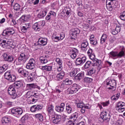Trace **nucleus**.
<instances>
[{
    "label": "nucleus",
    "mask_w": 125,
    "mask_h": 125,
    "mask_svg": "<svg viewBox=\"0 0 125 125\" xmlns=\"http://www.w3.org/2000/svg\"><path fill=\"white\" fill-rule=\"evenodd\" d=\"M78 49L76 48L72 49L70 52L71 58L75 59V58L77 57V54H78Z\"/></svg>",
    "instance_id": "obj_21"
},
{
    "label": "nucleus",
    "mask_w": 125,
    "mask_h": 125,
    "mask_svg": "<svg viewBox=\"0 0 125 125\" xmlns=\"http://www.w3.org/2000/svg\"><path fill=\"white\" fill-rule=\"evenodd\" d=\"M65 76V72L61 71L60 73L57 74L56 78L57 81H60V80H62Z\"/></svg>",
    "instance_id": "obj_26"
},
{
    "label": "nucleus",
    "mask_w": 125,
    "mask_h": 125,
    "mask_svg": "<svg viewBox=\"0 0 125 125\" xmlns=\"http://www.w3.org/2000/svg\"><path fill=\"white\" fill-rule=\"evenodd\" d=\"M72 32L71 33V36L70 37V39L71 40H76L78 36L80 35V33H81V30L79 29V28H76L73 30Z\"/></svg>",
    "instance_id": "obj_14"
},
{
    "label": "nucleus",
    "mask_w": 125,
    "mask_h": 125,
    "mask_svg": "<svg viewBox=\"0 0 125 125\" xmlns=\"http://www.w3.org/2000/svg\"><path fill=\"white\" fill-rule=\"evenodd\" d=\"M101 118H102L103 121H106V122H109L110 119H111V116L109 113H107L106 111H103L101 114Z\"/></svg>",
    "instance_id": "obj_15"
},
{
    "label": "nucleus",
    "mask_w": 125,
    "mask_h": 125,
    "mask_svg": "<svg viewBox=\"0 0 125 125\" xmlns=\"http://www.w3.org/2000/svg\"><path fill=\"white\" fill-rule=\"evenodd\" d=\"M120 18L123 21H125V11H124L121 13Z\"/></svg>",
    "instance_id": "obj_52"
},
{
    "label": "nucleus",
    "mask_w": 125,
    "mask_h": 125,
    "mask_svg": "<svg viewBox=\"0 0 125 125\" xmlns=\"http://www.w3.org/2000/svg\"><path fill=\"white\" fill-rule=\"evenodd\" d=\"M36 65V61L34 59H30L27 63L26 68L28 70H33L35 69V66Z\"/></svg>",
    "instance_id": "obj_9"
},
{
    "label": "nucleus",
    "mask_w": 125,
    "mask_h": 125,
    "mask_svg": "<svg viewBox=\"0 0 125 125\" xmlns=\"http://www.w3.org/2000/svg\"><path fill=\"white\" fill-rule=\"evenodd\" d=\"M31 27V25L30 23H25L23 24V26H22V28H21V32L23 33H26L27 32V30L29 28Z\"/></svg>",
    "instance_id": "obj_29"
},
{
    "label": "nucleus",
    "mask_w": 125,
    "mask_h": 125,
    "mask_svg": "<svg viewBox=\"0 0 125 125\" xmlns=\"http://www.w3.org/2000/svg\"><path fill=\"white\" fill-rule=\"evenodd\" d=\"M40 61L42 64H46L47 63V58L46 57H41Z\"/></svg>",
    "instance_id": "obj_37"
},
{
    "label": "nucleus",
    "mask_w": 125,
    "mask_h": 125,
    "mask_svg": "<svg viewBox=\"0 0 125 125\" xmlns=\"http://www.w3.org/2000/svg\"><path fill=\"white\" fill-rule=\"evenodd\" d=\"M90 42L91 44H93V45H96L98 43L97 40H96V39H90Z\"/></svg>",
    "instance_id": "obj_50"
},
{
    "label": "nucleus",
    "mask_w": 125,
    "mask_h": 125,
    "mask_svg": "<svg viewBox=\"0 0 125 125\" xmlns=\"http://www.w3.org/2000/svg\"><path fill=\"white\" fill-rule=\"evenodd\" d=\"M26 86L30 88V89H33L34 88H38V89H41V87L38 86L35 83L27 84Z\"/></svg>",
    "instance_id": "obj_28"
},
{
    "label": "nucleus",
    "mask_w": 125,
    "mask_h": 125,
    "mask_svg": "<svg viewBox=\"0 0 125 125\" xmlns=\"http://www.w3.org/2000/svg\"><path fill=\"white\" fill-rule=\"evenodd\" d=\"M46 13H47L46 11H42L37 15V17L40 19H42V18H43L46 15Z\"/></svg>",
    "instance_id": "obj_32"
},
{
    "label": "nucleus",
    "mask_w": 125,
    "mask_h": 125,
    "mask_svg": "<svg viewBox=\"0 0 125 125\" xmlns=\"http://www.w3.org/2000/svg\"><path fill=\"white\" fill-rule=\"evenodd\" d=\"M78 116H79V113H78V112H75L71 115L69 119H70V120H72L73 122H76V121H77V119H78Z\"/></svg>",
    "instance_id": "obj_33"
},
{
    "label": "nucleus",
    "mask_w": 125,
    "mask_h": 125,
    "mask_svg": "<svg viewBox=\"0 0 125 125\" xmlns=\"http://www.w3.org/2000/svg\"><path fill=\"white\" fill-rule=\"evenodd\" d=\"M26 16L25 15H22L20 19V20L22 22H24V21H26L27 19H26Z\"/></svg>",
    "instance_id": "obj_59"
},
{
    "label": "nucleus",
    "mask_w": 125,
    "mask_h": 125,
    "mask_svg": "<svg viewBox=\"0 0 125 125\" xmlns=\"http://www.w3.org/2000/svg\"><path fill=\"white\" fill-rule=\"evenodd\" d=\"M70 89L69 94H74L81 89V86L77 83H74L70 86Z\"/></svg>",
    "instance_id": "obj_5"
},
{
    "label": "nucleus",
    "mask_w": 125,
    "mask_h": 125,
    "mask_svg": "<svg viewBox=\"0 0 125 125\" xmlns=\"http://www.w3.org/2000/svg\"><path fill=\"white\" fill-rule=\"evenodd\" d=\"M65 108V104L62 103L61 105H57L55 107V110L57 112H63L64 111V109Z\"/></svg>",
    "instance_id": "obj_23"
},
{
    "label": "nucleus",
    "mask_w": 125,
    "mask_h": 125,
    "mask_svg": "<svg viewBox=\"0 0 125 125\" xmlns=\"http://www.w3.org/2000/svg\"><path fill=\"white\" fill-rule=\"evenodd\" d=\"M12 85L15 87H17V88H19V87H21L23 85V83L21 81H16Z\"/></svg>",
    "instance_id": "obj_36"
},
{
    "label": "nucleus",
    "mask_w": 125,
    "mask_h": 125,
    "mask_svg": "<svg viewBox=\"0 0 125 125\" xmlns=\"http://www.w3.org/2000/svg\"><path fill=\"white\" fill-rule=\"evenodd\" d=\"M47 112L49 115L51 116H55L54 106L52 104L49 105L47 108Z\"/></svg>",
    "instance_id": "obj_20"
},
{
    "label": "nucleus",
    "mask_w": 125,
    "mask_h": 125,
    "mask_svg": "<svg viewBox=\"0 0 125 125\" xmlns=\"http://www.w3.org/2000/svg\"><path fill=\"white\" fill-rule=\"evenodd\" d=\"M125 56V51H121L120 52L117 53V57H120V58Z\"/></svg>",
    "instance_id": "obj_49"
},
{
    "label": "nucleus",
    "mask_w": 125,
    "mask_h": 125,
    "mask_svg": "<svg viewBox=\"0 0 125 125\" xmlns=\"http://www.w3.org/2000/svg\"><path fill=\"white\" fill-rule=\"evenodd\" d=\"M94 73H95V69H94V68H91L87 70V74L88 76H91V75H93Z\"/></svg>",
    "instance_id": "obj_43"
},
{
    "label": "nucleus",
    "mask_w": 125,
    "mask_h": 125,
    "mask_svg": "<svg viewBox=\"0 0 125 125\" xmlns=\"http://www.w3.org/2000/svg\"><path fill=\"white\" fill-rule=\"evenodd\" d=\"M42 109V105L38 104V105H34L31 107L30 111L31 112H38V111H40Z\"/></svg>",
    "instance_id": "obj_16"
},
{
    "label": "nucleus",
    "mask_w": 125,
    "mask_h": 125,
    "mask_svg": "<svg viewBox=\"0 0 125 125\" xmlns=\"http://www.w3.org/2000/svg\"><path fill=\"white\" fill-rule=\"evenodd\" d=\"M6 104L7 105V107H12V106H13V102L8 101L6 103Z\"/></svg>",
    "instance_id": "obj_58"
},
{
    "label": "nucleus",
    "mask_w": 125,
    "mask_h": 125,
    "mask_svg": "<svg viewBox=\"0 0 125 125\" xmlns=\"http://www.w3.org/2000/svg\"><path fill=\"white\" fill-rule=\"evenodd\" d=\"M106 8L109 11H112L113 7H115L116 6V3L111 0H106Z\"/></svg>",
    "instance_id": "obj_12"
},
{
    "label": "nucleus",
    "mask_w": 125,
    "mask_h": 125,
    "mask_svg": "<svg viewBox=\"0 0 125 125\" xmlns=\"http://www.w3.org/2000/svg\"><path fill=\"white\" fill-rule=\"evenodd\" d=\"M109 54H110L112 57H118V52L117 51H111L109 53Z\"/></svg>",
    "instance_id": "obj_51"
},
{
    "label": "nucleus",
    "mask_w": 125,
    "mask_h": 125,
    "mask_svg": "<svg viewBox=\"0 0 125 125\" xmlns=\"http://www.w3.org/2000/svg\"><path fill=\"white\" fill-rule=\"evenodd\" d=\"M80 71L79 68H72L70 72V77H76V74H78Z\"/></svg>",
    "instance_id": "obj_27"
},
{
    "label": "nucleus",
    "mask_w": 125,
    "mask_h": 125,
    "mask_svg": "<svg viewBox=\"0 0 125 125\" xmlns=\"http://www.w3.org/2000/svg\"><path fill=\"white\" fill-rule=\"evenodd\" d=\"M2 68V70L3 72H5V70L8 69V65L7 64H4L2 66H1Z\"/></svg>",
    "instance_id": "obj_56"
},
{
    "label": "nucleus",
    "mask_w": 125,
    "mask_h": 125,
    "mask_svg": "<svg viewBox=\"0 0 125 125\" xmlns=\"http://www.w3.org/2000/svg\"><path fill=\"white\" fill-rule=\"evenodd\" d=\"M7 46H9L11 48H15V45L14 43H13V41L12 40H7Z\"/></svg>",
    "instance_id": "obj_31"
},
{
    "label": "nucleus",
    "mask_w": 125,
    "mask_h": 125,
    "mask_svg": "<svg viewBox=\"0 0 125 125\" xmlns=\"http://www.w3.org/2000/svg\"><path fill=\"white\" fill-rule=\"evenodd\" d=\"M26 98H31V91H28L26 93Z\"/></svg>",
    "instance_id": "obj_64"
},
{
    "label": "nucleus",
    "mask_w": 125,
    "mask_h": 125,
    "mask_svg": "<svg viewBox=\"0 0 125 125\" xmlns=\"http://www.w3.org/2000/svg\"><path fill=\"white\" fill-rule=\"evenodd\" d=\"M87 53L90 59L93 62V66H100L101 65V60L95 58V55H94L92 49L89 48Z\"/></svg>",
    "instance_id": "obj_1"
},
{
    "label": "nucleus",
    "mask_w": 125,
    "mask_h": 125,
    "mask_svg": "<svg viewBox=\"0 0 125 125\" xmlns=\"http://www.w3.org/2000/svg\"><path fill=\"white\" fill-rule=\"evenodd\" d=\"M2 57L5 61L10 62H13L14 58L12 55H8L7 53H4Z\"/></svg>",
    "instance_id": "obj_17"
},
{
    "label": "nucleus",
    "mask_w": 125,
    "mask_h": 125,
    "mask_svg": "<svg viewBox=\"0 0 125 125\" xmlns=\"http://www.w3.org/2000/svg\"><path fill=\"white\" fill-rule=\"evenodd\" d=\"M52 40H53L54 42H59V41H60V38L58 36H55V35H53L52 37Z\"/></svg>",
    "instance_id": "obj_53"
},
{
    "label": "nucleus",
    "mask_w": 125,
    "mask_h": 125,
    "mask_svg": "<svg viewBox=\"0 0 125 125\" xmlns=\"http://www.w3.org/2000/svg\"><path fill=\"white\" fill-rule=\"evenodd\" d=\"M71 9H70L69 8H66V9H65V13L67 16H70V15H71Z\"/></svg>",
    "instance_id": "obj_54"
},
{
    "label": "nucleus",
    "mask_w": 125,
    "mask_h": 125,
    "mask_svg": "<svg viewBox=\"0 0 125 125\" xmlns=\"http://www.w3.org/2000/svg\"><path fill=\"white\" fill-rule=\"evenodd\" d=\"M18 72L19 74H21L24 78H27L29 76V71L23 68H20Z\"/></svg>",
    "instance_id": "obj_19"
},
{
    "label": "nucleus",
    "mask_w": 125,
    "mask_h": 125,
    "mask_svg": "<svg viewBox=\"0 0 125 125\" xmlns=\"http://www.w3.org/2000/svg\"><path fill=\"white\" fill-rule=\"evenodd\" d=\"M37 100L33 98H30L29 100L28 101V104H35L37 102Z\"/></svg>",
    "instance_id": "obj_47"
},
{
    "label": "nucleus",
    "mask_w": 125,
    "mask_h": 125,
    "mask_svg": "<svg viewBox=\"0 0 125 125\" xmlns=\"http://www.w3.org/2000/svg\"><path fill=\"white\" fill-rule=\"evenodd\" d=\"M120 93H117L116 95L111 97V100H118L120 98Z\"/></svg>",
    "instance_id": "obj_46"
},
{
    "label": "nucleus",
    "mask_w": 125,
    "mask_h": 125,
    "mask_svg": "<svg viewBox=\"0 0 125 125\" xmlns=\"http://www.w3.org/2000/svg\"><path fill=\"white\" fill-rule=\"evenodd\" d=\"M0 45L2 47H7V39H3L0 41Z\"/></svg>",
    "instance_id": "obj_35"
},
{
    "label": "nucleus",
    "mask_w": 125,
    "mask_h": 125,
    "mask_svg": "<svg viewBox=\"0 0 125 125\" xmlns=\"http://www.w3.org/2000/svg\"><path fill=\"white\" fill-rule=\"evenodd\" d=\"M65 84L71 85V84H72L73 81L72 80H70L68 79H65V81H64Z\"/></svg>",
    "instance_id": "obj_44"
},
{
    "label": "nucleus",
    "mask_w": 125,
    "mask_h": 125,
    "mask_svg": "<svg viewBox=\"0 0 125 125\" xmlns=\"http://www.w3.org/2000/svg\"><path fill=\"white\" fill-rule=\"evenodd\" d=\"M101 104H102V105H103V106H104V107H106V106H108V105H109V104H110V101H107L105 102H102Z\"/></svg>",
    "instance_id": "obj_57"
},
{
    "label": "nucleus",
    "mask_w": 125,
    "mask_h": 125,
    "mask_svg": "<svg viewBox=\"0 0 125 125\" xmlns=\"http://www.w3.org/2000/svg\"><path fill=\"white\" fill-rule=\"evenodd\" d=\"M59 38H60V40L62 41V40H63L64 39V38H65V34H64V33H61L60 34Z\"/></svg>",
    "instance_id": "obj_62"
},
{
    "label": "nucleus",
    "mask_w": 125,
    "mask_h": 125,
    "mask_svg": "<svg viewBox=\"0 0 125 125\" xmlns=\"http://www.w3.org/2000/svg\"><path fill=\"white\" fill-rule=\"evenodd\" d=\"M13 8L14 10L16 11H19L20 10L21 7L20 6V5L18 3H15L13 5Z\"/></svg>",
    "instance_id": "obj_40"
},
{
    "label": "nucleus",
    "mask_w": 125,
    "mask_h": 125,
    "mask_svg": "<svg viewBox=\"0 0 125 125\" xmlns=\"http://www.w3.org/2000/svg\"><path fill=\"white\" fill-rule=\"evenodd\" d=\"M28 58V54L26 52H21L18 57V61L25 63Z\"/></svg>",
    "instance_id": "obj_8"
},
{
    "label": "nucleus",
    "mask_w": 125,
    "mask_h": 125,
    "mask_svg": "<svg viewBox=\"0 0 125 125\" xmlns=\"http://www.w3.org/2000/svg\"><path fill=\"white\" fill-rule=\"evenodd\" d=\"M61 122V116L60 115H55L54 117V119L53 120V124L55 125H57Z\"/></svg>",
    "instance_id": "obj_22"
},
{
    "label": "nucleus",
    "mask_w": 125,
    "mask_h": 125,
    "mask_svg": "<svg viewBox=\"0 0 125 125\" xmlns=\"http://www.w3.org/2000/svg\"><path fill=\"white\" fill-rule=\"evenodd\" d=\"M10 119L8 117H4L2 118V123H5V124H8L9 123Z\"/></svg>",
    "instance_id": "obj_45"
},
{
    "label": "nucleus",
    "mask_w": 125,
    "mask_h": 125,
    "mask_svg": "<svg viewBox=\"0 0 125 125\" xmlns=\"http://www.w3.org/2000/svg\"><path fill=\"white\" fill-rule=\"evenodd\" d=\"M88 46V42H87V41H83L81 44V49L82 51H86L87 50Z\"/></svg>",
    "instance_id": "obj_24"
},
{
    "label": "nucleus",
    "mask_w": 125,
    "mask_h": 125,
    "mask_svg": "<svg viewBox=\"0 0 125 125\" xmlns=\"http://www.w3.org/2000/svg\"><path fill=\"white\" fill-rule=\"evenodd\" d=\"M116 108L120 113L124 112L125 110V103L122 102H119L116 106Z\"/></svg>",
    "instance_id": "obj_13"
},
{
    "label": "nucleus",
    "mask_w": 125,
    "mask_h": 125,
    "mask_svg": "<svg viewBox=\"0 0 125 125\" xmlns=\"http://www.w3.org/2000/svg\"><path fill=\"white\" fill-rule=\"evenodd\" d=\"M77 106L78 108H81L82 109V108H83V104L78 103V104H77Z\"/></svg>",
    "instance_id": "obj_63"
},
{
    "label": "nucleus",
    "mask_w": 125,
    "mask_h": 125,
    "mask_svg": "<svg viewBox=\"0 0 125 125\" xmlns=\"http://www.w3.org/2000/svg\"><path fill=\"white\" fill-rule=\"evenodd\" d=\"M11 113L14 116H21L23 114V109L21 108H14L11 109Z\"/></svg>",
    "instance_id": "obj_11"
},
{
    "label": "nucleus",
    "mask_w": 125,
    "mask_h": 125,
    "mask_svg": "<svg viewBox=\"0 0 125 125\" xmlns=\"http://www.w3.org/2000/svg\"><path fill=\"white\" fill-rule=\"evenodd\" d=\"M84 77V72H81L74 77V79L77 81H81V80H83V79Z\"/></svg>",
    "instance_id": "obj_25"
},
{
    "label": "nucleus",
    "mask_w": 125,
    "mask_h": 125,
    "mask_svg": "<svg viewBox=\"0 0 125 125\" xmlns=\"http://www.w3.org/2000/svg\"><path fill=\"white\" fill-rule=\"evenodd\" d=\"M46 44H47V39L40 38L38 41L37 44H34V46H38L39 49H42V46H44Z\"/></svg>",
    "instance_id": "obj_2"
},
{
    "label": "nucleus",
    "mask_w": 125,
    "mask_h": 125,
    "mask_svg": "<svg viewBox=\"0 0 125 125\" xmlns=\"http://www.w3.org/2000/svg\"><path fill=\"white\" fill-rule=\"evenodd\" d=\"M92 81H93V79L90 78L85 77L84 78V82H86V83H91Z\"/></svg>",
    "instance_id": "obj_55"
},
{
    "label": "nucleus",
    "mask_w": 125,
    "mask_h": 125,
    "mask_svg": "<svg viewBox=\"0 0 125 125\" xmlns=\"http://www.w3.org/2000/svg\"><path fill=\"white\" fill-rule=\"evenodd\" d=\"M31 98H34L36 99V101H38L39 98H40V94L38 93H35L33 95L30 96Z\"/></svg>",
    "instance_id": "obj_41"
},
{
    "label": "nucleus",
    "mask_w": 125,
    "mask_h": 125,
    "mask_svg": "<svg viewBox=\"0 0 125 125\" xmlns=\"http://www.w3.org/2000/svg\"><path fill=\"white\" fill-rule=\"evenodd\" d=\"M45 25V21H41L38 22L34 23L32 26L33 29L34 31H40L41 29H42V27Z\"/></svg>",
    "instance_id": "obj_3"
},
{
    "label": "nucleus",
    "mask_w": 125,
    "mask_h": 125,
    "mask_svg": "<svg viewBox=\"0 0 125 125\" xmlns=\"http://www.w3.org/2000/svg\"><path fill=\"white\" fill-rule=\"evenodd\" d=\"M91 64V62L88 61L85 63L84 67L85 69H88L89 67H90V65Z\"/></svg>",
    "instance_id": "obj_48"
},
{
    "label": "nucleus",
    "mask_w": 125,
    "mask_h": 125,
    "mask_svg": "<svg viewBox=\"0 0 125 125\" xmlns=\"http://www.w3.org/2000/svg\"><path fill=\"white\" fill-rule=\"evenodd\" d=\"M86 61V58L85 57H83L82 58H78L76 59L75 63L77 66L83 64Z\"/></svg>",
    "instance_id": "obj_18"
},
{
    "label": "nucleus",
    "mask_w": 125,
    "mask_h": 125,
    "mask_svg": "<svg viewBox=\"0 0 125 125\" xmlns=\"http://www.w3.org/2000/svg\"><path fill=\"white\" fill-rule=\"evenodd\" d=\"M8 93L9 95H12L13 99H15L17 97H19L16 94V91L15 90V87L13 85H10L8 89Z\"/></svg>",
    "instance_id": "obj_6"
},
{
    "label": "nucleus",
    "mask_w": 125,
    "mask_h": 125,
    "mask_svg": "<svg viewBox=\"0 0 125 125\" xmlns=\"http://www.w3.org/2000/svg\"><path fill=\"white\" fill-rule=\"evenodd\" d=\"M107 40V35L106 34H103L101 38V43H104Z\"/></svg>",
    "instance_id": "obj_42"
},
{
    "label": "nucleus",
    "mask_w": 125,
    "mask_h": 125,
    "mask_svg": "<svg viewBox=\"0 0 125 125\" xmlns=\"http://www.w3.org/2000/svg\"><path fill=\"white\" fill-rule=\"evenodd\" d=\"M35 117L37 119H38L40 122L43 121V116L42 114H37L35 115Z\"/></svg>",
    "instance_id": "obj_39"
},
{
    "label": "nucleus",
    "mask_w": 125,
    "mask_h": 125,
    "mask_svg": "<svg viewBox=\"0 0 125 125\" xmlns=\"http://www.w3.org/2000/svg\"><path fill=\"white\" fill-rule=\"evenodd\" d=\"M56 62H57V63L59 64V65H62V61L59 58H57L56 59Z\"/></svg>",
    "instance_id": "obj_60"
},
{
    "label": "nucleus",
    "mask_w": 125,
    "mask_h": 125,
    "mask_svg": "<svg viewBox=\"0 0 125 125\" xmlns=\"http://www.w3.org/2000/svg\"><path fill=\"white\" fill-rule=\"evenodd\" d=\"M106 85H109V87L108 88L109 90H112V91H116V84L117 83H116V81L115 80H111L110 79H107L106 80Z\"/></svg>",
    "instance_id": "obj_4"
},
{
    "label": "nucleus",
    "mask_w": 125,
    "mask_h": 125,
    "mask_svg": "<svg viewBox=\"0 0 125 125\" xmlns=\"http://www.w3.org/2000/svg\"><path fill=\"white\" fill-rule=\"evenodd\" d=\"M27 120H28V116H23L21 119V122H24L25 121H27Z\"/></svg>",
    "instance_id": "obj_61"
},
{
    "label": "nucleus",
    "mask_w": 125,
    "mask_h": 125,
    "mask_svg": "<svg viewBox=\"0 0 125 125\" xmlns=\"http://www.w3.org/2000/svg\"><path fill=\"white\" fill-rule=\"evenodd\" d=\"M72 107H71V105L68 104H66V111L68 114H71L72 113Z\"/></svg>",
    "instance_id": "obj_38"
},
{
    "label": "nucleus",
    "mask_w": 125,
    "mask_h": 125,
    "mask_svg": "<svg viewBox=\"0 0 125 125\" xmlns=\"http://www.w3.org/2000/svg\"><path fill=\"white\" fill-rule=\"evenodd\" d=\"M35 79H36V75L35 74V73H31L27 77V79L28 80L29 82H33Z\"/></svg>",
    "instance_id": "obj_34"
},
{
    "label": "nucleus",
    "mask_w": 125,
    "mask_h": 125,
    "mask_svg": "<svg viewBox=\"0 0 125 125\" xmlns=\"http://www.w3.org/2000/svg\"><path fill=\"white\" fill-rule=\"evenodd\" d=\"M15 33V31L13 29L6 28L3 31L1 35L4 37H9L10 35H13Z\"/></svg>",
    "instance_id": "obj_10"
},
{
    "label": "nucleus",
    "mask_w": 125,
    "mask_h": 125,
    "mask_svg": "<svg viewBox=\"0 0 125 125\" xmlns=\"http://www.w3.org/2000/svg\"><path fill=\"white\" fill-rule=\"evenodd\" d=\"M41 70L46 71L47 72H50L52 70V66H49L48 65L42 66L41 67Z\"/></svg>",
    "instance_id": "obj_30"
},
{
    "label": "nucleus",
    "mask_w": 125,
    "mask_h": 125,
    "mask_svg": "<svg viewBox=\"0 0 125 125\" xmlns=\"http://www.w3.org/2000/svg\"><path fill=\"white\" fill-rule=\"evenodd\" d=\"M5 79L10 82V83H13L16 81V77L15 75H11L10 71H7L4 74Z\"/></svg>",
    "instance_id": "obj_7"
}]
</instances>
